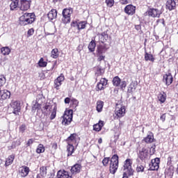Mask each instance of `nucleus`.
<instances>
[{"mask_svg":"<svg viewBox=\"0 0 178 178\" xmlns=\"http://www.w3.org/2000/svg\"><path fill=\"white\" fill-rule=\"evenodd\" d=\"M35 22V15L34 13H24L19 17V24L21 26H27V24H32Z\"/></svg>","mask_w":178,"mask_h":178,"instance_id":"obj_1","label":"nucleus"},{"mask_svg":"<svg viewBox=\"0 0 178 178\" xmlns=\"http://www.w3.org/2000/svg\"><path fill=\"white\" fill-rule=\"evenodd\" d=\"M119 168V156L114 154L111 158L109 163V172L111 175H115Z\"/></svg>","mask_w":178,"mask_h":178,"instance_id":"obj_2","label":"nucleus"},{"mask_svg":"<svg viewBox=\"0 0 178 178\" xmlns=\"http://www.w3.org/2000/svg\"><path fill=\"white\" fill-rule=\"evenodd\" d=\"M60 119L63 126H69L73 120V109L66 110Z\"/></svg>","mask_w":178,"mask_h":178,"instance_id":"obj_3","label":"nucleus"},{"mask_svg":"<svg viewBox=\"0 0 178 178\" xmlns=\"http://www.w3.org/2000/svg\"><path fill=\"white\" fill-rule=\"evenodd\" d=\"M123 170L124 172H127L129 177L134 175V169H133L132 159H127L124 161Z\"/></svg>","mask_w":178,"mask_h":178,"instance_id":"obj_4","label":"nucleus"},{"mask_svg":"<svg viewBox=\"0 0 178 178\" xmlns=\"http://www.w3.org/2000/svg\"><path fill=\"white\" fill-rule=\"evenodd\" d=\"M125 115H126V106L123 105H121L120 106H119V105L117 104L115 113L113 115L114 120H118V119H121V118H123Z\"/></svg>","mask_w":178,"mask_h":178,"instance_id":"obj_5","label":"nucleus"},{"mask_svg":"<svg viewBox=\"0 0 178 178\" xmlns=\"http://www.w3.org/2000/svg\"><path fill=\"white\" fill-rule=\"evenodd\" d=\"M72 13H73V9L72 8H65L63 10L62 22L64 24H67V23H70V16H72Z\"/></svg>","mask_w":178,"mask_h":178,"instance_id":"obj_6","label":"nucleus"},{"mask_svg":"<svg viewBox=\"0 0 178 178\" xmlns=\"http://www.w3.org/2000/svg\"><path fill=\"white\" fill-rule=\"evenodd\" d=\"M161 163V159L156 157L151 160V163L149 164V170H158L159 169V164Z\"/></svg>","mask_w":178,"mask_h":178,"instance_id":"obj_7","label":"nucleus"},{"mask_svg":"<svg viewBox=\"0 0 178 178\" xmlns=\"http://www.w3.org/2000/svg\"><path fill=\"white\" fill-rule=\"evenodd\" d=\"M108 86V79L106 78H102L96 86V91H104Z\"/></svg>","mask_w":178,"mask_h":178,"instance_id":"obj_8","label":"nucleus"},{"mask_svg":"<svg viewBox=\"0 0 178 178\" xmlns=\"http://www.w3.org/2000/svg\"><path fill=\"white\" fill-rule=\"evenodd\" d=\"M149 156V153L148 152V149L145 147H143L138 153V158H139L140 161H145L146 159H148Z\"/></svg>","mask_w":178,"mask_h":178,"instance_id":"obj_9","label":"nucleus"},{"mask_svg":"<svg viewBox=\"0 0 178 178\" xmlns=\"http://www.w3.org/2000/svg\"><path fill=\"white\" fill-rule=\"evenodd\" d=\"M63 81H65V75H63V74H60L59 76L54 79V88L56 90H60V86H62V83H63Z\"/></svg>","mask_w":178,"mask_h":178,"instance_id":"obj_10","label":"nucleus"},{"mask_svg":"<svg viewBox=\"0 0 178 178\" xmlns=\"http://www.w3.org/2000/svg\"><path fill=\"white\" fill-rule=\"evenodd\" d=\"M71 27H76L79 31H80V30H84V29L87 27V22L81 21L77 22V21H72L71 23Z\"/></svg>","mask_w":178,"mask_h":178,"instance_id":"obj_11","label":"nucleus"},{"mask_svg":"<svg viewBox=\"0 0 178 178\" xmlns=\"http://www.w3.org/2000/svg\"><path fill=\"white\" fill-rule=\"evenodd\" d=\"M108 49L109 47H108V44H106V43H99V44L97 46L96 54H104Z\"/></svg>","mask_w":178,"mask_h":178,"instance_id":"obj_12","label":"nucleus"},{"mask_svg":"<svg viewBox=\"0 0 178 178\" xmlns=\"http://www.w3.org/2000/svg\"><path fill=\"white\" fill-rule=\"evenodd\" d=\"M163 81L165 86H170L173 83V76L172 73L168 72L163 76Z\"/></svg>","mask_w":178,"mask_h":178,"instance_id":"obj_13","label":"nucleus"},{"mask_svg":"<svg viewBox=\"0 0 178 178\" xmlns=\"http://www.w3.org/2000/svg\"><path fill=\"white\" fill-rule=\"evenodd\" d=\"M30 1L20 0L19 4V9L20 10H29V9H30Z\"/></svg>","mask_w":178,"mask_h":178,"instance_id":"obj_14","label":"nucleus"},{"mask_svg":"<svg viewBox=\"0 0 178 178\" xmlns=\"http://www.w3.org/2000/svg\"><path fill=\"white\" fill-rule=\"evenodd\" d=\"M10 106L13 109V113H14V115H19V113L22 109L20 108V103L17 101H13L10 103Z\"/></svg>","mask_w":178,"mask_h":178,"instance_id":"obj_15","label":"nucleus"},{"mask_svg":"<svg viewBox=\"0 0 178 178\" xmlns=\"http://www.w3.org/2000/svg\"><path fill=\"white\" fill-rule=\"evenodd\" d=\"M148 15L151 17H160L162 12L157 8H149L147 10Z\"/></svg>","mask_w":178,"mask_h":178,"instance_id":"obj_16","label":"nucleus"},{"mask_svg":"<svg viewBox=\"0 0 178 178\" xmlns=\"http://www.w3.org/2000/svg\"><path fill=\"white\" fill-rule=\"evenodd\" d=\"M19 173L21 177H26L29 176V173H30V168L26 165H22L19 168Z\"/></svg>","mask_w":178,"mask_h":178,"instance_id":"obj_17","label":"nucleus"},{"mask_svg":"<svg viewBox=\"0 0 178 178\" xmlns=\"http://www.w3.org/2000/svg\"><path fill=\"white\" fill-rule=\"evenodd\" d=\"M124 10L127 15H129V16H133V15L136 13V6L131 4H129L125 6Z\"/></svg>","mask_w":178,"mask_h":178,"instance_id":"obj_18","label":"nucleus"},{"mask_svg":"<svg viewBox=\"0 0 178 178\" xmlns=\"http://www.w3.org/2000/svg\"><path fill=\"white\" fill-rule=\"evenodd\" d=\"M155 138L152 132H149V134L142 140V142L145 143V144H152V143H155Z\"/></svg>","mask_w":178,"mask_h":178,"instance_id":"obj_19","label":"nucleus"},{"mask_svg":"<svg viewBox=\"0 0 178 178\" xmlns=\"http://www.w3.org/2000/svg\"><path fill=\"white\" fill-rule=\"evenodd\" d=\"M165 8L168 10H175L176 9V1L175 0H168L165 3Z\"/></svg>","mask_w":178,"mask_h":178,"instance_id":"obj_20","label":"nucleus"},{"mask_svg":"<svg viewBox=\"0 0 178 178\" xmlns=\"http://www.w3.org/2000/svg\"><path fill=\"white\" fill-rule=\"evenodd\" d=\"M57 177L58 178H73L72 177V175L69 173V172L63 170H59L57 173Z\"/></svg>","mask_w":178,"mask_h":178,"instance_id":"obj_21","label":"nucleus"},{"mask_svg":"<svg viewBox=\"0 0 178 178\" xmlns=\"http://www.w3.org/2000/svg\"><path fill=\"white\" fill-rule=\"evenodd\" d=\"M81 168L82 167L81 164L76 163L71 168V173L72 175H77V173H80V172L81 171Z\"/></svg>","mask_w":178,"mask_h":178,"instance_id":"obj_22","label":"nucleus"},{"mask_svg":"<svg viewBox=\"0 0 178 178\" xmlns=\"http://www.w3.org/2000/svg\"><path fill=\"white\" fill-rule=\"evenodd\" d=\"M58 17V11L56 9H51L47 14L49 20H54Z\"/></svg>","mask_w":178,"mask_h":178,"instance_id":"obj_23","label":"nucleus"},{"mask_svg":"<svg viewBox=\"0 0 178 178\" xmlns=\"http://www.w3.org/2000/svg\"><path fill=\"white\" fill-rule=\"evenodd\" d=\"M15 158H16L15 154H11L8 156V158L6 159L5 161V166L7 168V166H10L12 163H13V161H15Z\"/></svg>","mask_w":178,"mask_h":178,"instance_id":"obj_24","label":"nucleus"},{"mask_svg":"<svg viewBox=\"0 0 178 178\" xmlns=\"http://www.w3.org/2000/svg\"><path fill=\"white\" fill-rule=\"evenodd\" d=\"M104 124V121L99 120L98 123L93 125V130L95 131H101Z\"/></svg>","mask_w":178,"mask_h":178,"instance_id":"obj_25","label":"nucleus"},{"mask_svg":"<svg viewBox=\"0 0 178 178\" xmlns=\"http://www.w3.org/2000/svg\"><path fill=\"white\" fill-rule=\"evenodd\" d=\"M145 60L146 62H152V63H154L155 62V57L148 52L145 53Z\"/></svg>","mask_w":178,"mask_h":178,"instance_id":"obj_26","label":"nucleus"},{"mask_svg":"<svg viewBox=\"0 0 178 178\" xmlns=\"http://www.w3.org/2000/svg\"><path fill=\"white\" fill-rule=\"evenodd\" d=\"M79 106V100L77 99L72 98L71 102L70 104V108L71 109H73L74 111H76V108Z\"/></svg>","mask_w":178,"mask_h":178,"instance_id":"obj_27","label":"nucleus"},{"mask_svg":"<svg viewBox=\"0 0 178 178\" xmlns=\"http://www.w3.org/2000/svg\"><path fill=\"white\" fill-rule=\"evenodd\" d=\"M67 156H72L74 153V146L72 144L67 143Z\"/></svg>","mask_w":178,"mask_h":178,"instance_id":"obj_28","label":"nucleus"},{"mask_svg":"<svg viewBox=\"0 0 178 178\" xmlns=\"http://www.w3.org/2000/svg\"><path fill=\"white\" fill-rule=\"evenodd\" d=\"M108 38H109V35L107 32H103L100 34V43L105 44L106 41H108Z\"/></svg>","mask_w":178,"mask_h":178,"instance_id":"obj_29","label":"nucleus"},{"mask_svg":"<svg viewBox=\"0 0 178 178\" xmlns=\"http://www.w3.org/2000/svg\"><path fill=\"white\" fill-rule=\"evenodd\" d=\"M160 104H165L166 101V93L165 92H161L157 97Z\"/></svg>","mask_w":178,"mask_h":178,"instance_id":"obj_30","label":"nucleus"},{"mask_svg":"<svg viewBox=\"0 0 178 178\" xmlns=\"http://www.w3.org/2000/svg\"><path fill=\"white\" fill-rule=\"evenodd\" d=\"M76 138H77V134H72L66 139V141H67V144H70V143H76Z\"/></svg>","mask_w":178,"mask_h":178,"instance_id":"obj_31","label":"nucleus"},{"mask_svg":"<svg viewBox=\"0 0 178 178\" xmlns=\"http://www.w3.org/2000/svg\"><path fill=\"white\" fill-rule=\"evenodd\" d=\"M19 0H11V3L10 4V10H15L17 8H19Z\"/></svg>","mask_w":178,"mask_h":178,"instance_id":"obj_32","label":"nucleus"},{"mask_svg":"<svg viewBox=\"0 0 178 178\" xmlns=\"http://www.w3.org/2000/svg\"><path fill=\"white\" fill-rule=\"evenodd\" d=\"M96 47H97V43H95V40H92L88 46V48L90 52H94L95 51Z\"/></svg>","mask_w":178,"mask_h":178,"instance_id":"obj_33","label":"nucleus"},{"mask_svg":"<svg viewBox=\"0 0 178 178\" xmlns=\"http://www.w3.org/2000/svg\"><path fill=\"white\" fill-rule=\"evenodd\" d=\"M121 82H122V80L118 76H115L112 81V83L114 87H119V86H120Z\"/></svg>","mask_w":178,"mask_h":178,"instance_id":"obj_34","label":"nucleus"},{"mask_svg":"<svg viewBox=\"0 0 178 178\" xmlns=\"http://www.w3.org/2000/svg\"><path fill=\"white\" fill-rule=\"evenodd\" d=\"M51 54V58H53V59H58L59 58V50L58 48L53 49Z\"/></svg>","mask_w":178,"mask_h":178,"instance_id":"obj_35","label":"nucleus"},{"mask_svg":"<svg viewBox=\"0 0 178 178\" xmlns=\"http://www.w3.org/2000/svg\"><path fill=\"white\" fill-rule=\"evenodd\" d=\"M136 88H137V83L132 81L128 88V92L131 93L136 91Z\"/></svg>","mask_w":178,"mask_h":178,"instance_id":"obj_36","label":"nucleus"},{"mask_svg":"<svg viewBox=\"0 0 178 178\" xmlns=\"http://www.w3.org/2000/svg\"><path fill=\"white\" fill-rule=\"evenodd\" d=\"M104 108V102L102 100H98L97 102L96 110L97 112H102Z\"/></svg>","mask_w":178,"mask_h":178,"instance_id":"obj_37","label":"nucleus"},{"mask_svg":"<svg viewBox=\"0 0 178 178\" xmlns=\"http://www.w3.org/2000/svg\"><path fill=\"white\" fill-rule=\"evenodd\" d=\"M57 111H58V106H56V105H54V108L52 109V111L51 113V115H50V120H54V119H55V118H56Z\"/></svg>","mask_w":178,"mask_h":178,"instance_id":"obj_38","label":"nucleus"},{"mask_svg":"<svg viewBox=\"0 0 178 178\" xmlns=\"http://www.w3.org/2000/svg\"><path fill=\"white\" fill-rule=\"evenodd\" d=\"M145 166H144L141 164H138L136 165V171L137 173H143L145 172Z\"/></svg>","mask_w":178,"mask_h":178,"instance_id":"obj_39","label":"nucleus"},{"mask_svg":"<svg viewBox=\"0 0 178 178\" xmlns=\"http://www.w3.org/2000/svg\"><path fill=\"white\" fill-rule=\"evenodd\" d=\"M1 52L2 55H9L10 54V49L8 47H1Z\"/></svg>","mask_w":178,"mask_h":178,"instance_id":"obj_40","label":"nucleus"},{"mask_svg":"<svg viewBox=\"0 0 178 178\" xmlns=\"http://www.w3.org/2000/svg\"><path fill=\"white\" fill-rule=\"evenodd\" d=\"M45 152V147H44V145L39 144L36 149L37 154H42V152Z\"/></svg>","mask_w":178,"mask_h":178,"instance_id":"obj_41","label":"nucleus"},{"mask_svg":"<svg viewBox=\"0 0 178 178\" xmlns=\"http://www.w3.org/2000/svg\"><path fill=\"white\" fill-rule=\"evenodd\" d=\"M38 65L40 67H47V65H48V63H47V61H44V58H40L38 63Z\"/></svg>","mask_w":178,"mask_h":178,"instance_id":"obj_42","label":"nucleus"},{"mask_svg":"<svg viewBox=\"0 0 178 178\" xmlns=\"http://www.w3.org/2000/svg\"><path fill=\"white\" fill-rule=\"evenodd\" d=\"M47 166H41L40 168V174L42 177H45L47 176Z\"/></svg>","mask_w":178,"mask_h":178,"instance_id":"obj_43","label":"nucleus"},{"mask_svg":"<svg viewBox=\"0 0 178 178\" xmlns=\"http://www.w3.org/2000/svg\"><path fill=\"white\" fill-rule=\"evenodd\" d=\"M96 56L97 58V62H102V60H105V55L102 53H96Z\"/></svg>","mask_w":178,"mask_h":178,"instance_id":"obj_44","label":"nucleus"},{"mask_svg":"<svg viewBox=\"0 0 178 178\" xmlns=\"http://www.w3.org/2000/svg\"><path fill=\"white\" fill-rule=\"evenodd\" d=\"M109 162H111V158L104 157L102 160L103 166H108L109 165Z\"/></svg>","mask_w":178,"mask_h":178,"instance_id":"obj_45","label":"nucleus"},{"mask_svg":"<svg viewBox=\"0 0 178 178\" xmlns=\"http://www.w3.org/2000/svg\"><path fill=\"white\" fill-rule=\"evenodd\" d=\"M105 2L108 8H112L115 5V0H106Z\"/></svg>","mask_w":178,"mask_h":178,"instance_id":"obj_46","label":"nucleus"},{"mask_svg":"<svg viewBox=\"0 0 178 178\" xmlns=\"http://www.w3.org/2000/svg\"><path fill=\"white\" fill-rule=\"evenodd\" d=\"M6 83V78L3 76H0V87H3Z\"/></svg>","mask_w":178,"mask_h":178,"instance_id":"obj_47","label":"nucleus"},{"mask_svg":"<svg viewBox=\"0 0 178 178\" xmlns=\"http://www.w3.org/2000/svg\"><path fill=\"white\" fill-rule=\"evenodd\" d=\"M97 72L98 73V76H102L105 73V70L104 68H101V67H97Z\"/></svg>","mask_w":178,"mask_h":178,"instance_id":"obj_48","label":"nucleus"},{"mask_svg":"<svg viewBox=\"0 0 178 178\" xmlns=\"http://www.w3.org/2000/svg\"><path fill=\"white\" fill-rule=\"evenodd\" d=\"M40 108H41V104L38 103H35L32 107V111H37V109L40 110Z\"/></svg>","mask_w":178,"mask_h":178,"instance_id":"obj_49","label":"nucleus"},{"mask_svg":"<svg viewBox=\"0 0 178 178\" xmlns=\"http://www.w3.org/2000/svg\"><path fill=\"white\" fill-rule=\"evenodd\" d=\"M52 104H49V103H47L45 104V106L43 107V109H44V111H51V109L52 108Z\"/></svg>","mask_w":178,"mask_h":178,"instance_id":"obj_50","label":"nucleus"},{"mask_svg":"<svg viewBox=\"0 0 178 178\" xmlns=\"http://www.w3.org/2000/svg\"><path fill=\"white\" fill-rule=\"evenodd\" d=\"M127 86V83L125 81H121L119 87L120 88H121V90H123V88H126Z\"/></svg>","mask_w":178,"mask_h":178,"instance_id":"obj_51","label":"nucleus"},{"mask_svg":"<svg viewBox=\"0 0 178 178\" xmlns=\"http://www.w3.org/2000/svg\"><path fill=\"white\" fill-rule=\"evenodd\" d=\"M34 34V29L33 28L30 29L27 31V36L31 37Z\"/></svg>","mask_w":178,"mask_h":178,"instance_id":"obj_52","label":"nucleus"},{"mask_svg":"<svg viewBox=\"0 0 178 178\" xmlns=\"http://www.w3.org/2000/svg\"><path fill=\"white\" fill-rule=\"evenodd\" d=\"M19 131H21V133H24V131H26V124H22L19 127Z\"/></svg>","mask_w":178,"mask_h":178,"instance_id":"obj_53","label":"nucleus"},{"mask_svg":"<svg viewBox=\"0 0 178 178\" xmlns=\"http://www.w3.org/2000/svg\"><path fill=\"white\" fill-rule=\"evenodd\" d=\"M167 165H168V166H170V165H172V156H168V159H167Z\"/></svg>","mask_w":178,"mask_h":178,"instance_id":"obj_54","label":"nucleus"},{"mask_svg":"<svg viewBox=\"0 0 178 178\" xmlns=\"http://www.w3.org/2000/svg\"><path fill=\"white\" fill-rule=\"evenodd\" d=\"M129 1L130 0H120V3H121V5H127Z\"/></svg>","mask_w":178,"mask_h":178,"instance_id":"obj_55","label":"nucleus"},{"mask_svg":"<svg viewBox=\"0 0 178 178\" xmlns=\"http://www.w3.org/2000/svg\"><path fill=\"white\" fill-rule=\"evenodd\" d=\"M64 102L65 104H70L72 102V99H70V97H66L64 99Z\"/></svg>","mask_w":178,"mask_h":178,"instance_id":"obj_56","label":"nucleus"},{"mask_svg":"<svg viewBox=\"0 0 178 178\" xmlns=\"http://www.w3.org/2000/svg\"><path fill=\"white\" fill-rule=\"evenodd\" d=\"M33 143H34V140H33V138L28 140L26 143L27 147H30V145L33 144Z\"/></svg>","mask_w":178,"mask_h":178,"instance_id":"obj_57","label":"nucleus"},{"mask_svg":"<svg viewBox=\"0 0 178 178\" xmlns=\"http://www.w3.org/2000/svg\"><path fill=\"white\" fill-rule=\"evenodd\" d=\"M39 76L40 77V80H45V74L44 72H42L39 74Z\"/></svg>","mask_w":178,"mask_h":178,"instance_id":"obj_58","label":"nucleus"},{"mask_svg":"<svg viewBox=\"0 0 178 178\" xmlns=\"http://www.w3.org/2000/svg\"><path fill=\"white\" fill-rule=\"evenodd\" d=\"M160 119L162 122H165L166 120V113H163Z\"/></svg>","mask_w":178,"mask_h":178,"instance_id":"obj_59","label":"nucleus"},{"mask_svg":"<svg viewBox=\"0 0 178 178\" xmlns=\"http://www.w3.org/2000/svg\"><path fill=\"white\" fill-rule=\"evenodd\" d=\"M122 178H129V172L127 171L124 172Z\"/></svg>","mask_w":178,"mask_h":178,"instance_id":"obj_60","label":"nucleus"},{"mask_svg":"<svg viewBox=\"0 0 178 178\" xmlns=\"http://www.w3.org/2000/svg\"><path fill=\"white\" fill-rule=\"evenodd\" d=\"M135 29L137 31L141 30V25H135Z\"/></svg>","mask_w":178,"mask_h":178,"instance_id":"obj_61","label":"nucleus"},{"mask_svg":"<svg viewBox=\"0 0 178 178\" xmlns=\"http://www.w3.org/2000/svg\"><path fill=\"white\" fill-rule=\"evenodd\" d=\"M52 148H54V149H56L58 148V145L56 143H53L52 145Z\"/></svg>","mask_w":178,"mask_h":178,"instance_id":"obj_62","label":"nucleus"},{"mask_svg":"<svg viewBox=\"0 0 178 178\" xmlns=\"http://www.w3.org/2000/svg\"><path fill=\"white\" fill-rule=\"evenodd\" d=\"M36 178H45V177H42L40 173L38 174Z\"/></svg>","mask_w":178,"mask_h":178,"instance_id":"obj_63","label":"nucleus"},{"mask_svg":"<svg viewBox=\"0 0 178 178\" xmlns=\"http://www.w3.org/2000/svg\"><path fill=\"white\" fill-rule=\"evenodd\" d=\"M157 22H161L162 24L165 25V19H158Z\"/></svg>","mask_w":178,"mask_h":178,"instance_id":"obj_64","label":"nucleus"}]
</instances>
